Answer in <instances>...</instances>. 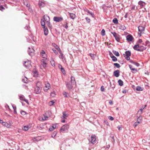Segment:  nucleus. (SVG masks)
Segmentation results:
<instances>
[{
  "label": "nucleus",
  "mask_w": 150,
  "mask_h": 150,
  "mask_svg": "<svg viewBox=\"0 0 150 150\" xmlns=\"http://www.w3.org/2000/svg\"><path fill=\"white\" fill-rule=\"evenodd\" d=\"M76 84V82L74 77L73 76H71V82H67L66 83V85L67 88L70 90H71L74 86Z\"/></svg>",
  "instance_id": "1"
},
{
  "label": "nucleus",
  "mask_w": 150,
  "mask_h": 150,
  "mask_svg": "<svg viewBox=\"0 0 150 150\" xmlns=\"http://www.w3.org/2000/svg\"><path fill=\"white\" fill-rule=\"evenodd\" d=\"M50 18L49 16L47 15L44 16L43 18L42 19L41 21V25L42 28L45 27V23L49 21Z\"/></svg>",
  "instance_id": "2"
},
{
  "label": "nucleus",
  "mask_w": 150,
  "mask_h": 150,
  "mask_svg": "<svg viewBox=\"0 0 150 150\" xmlns=\"http://www.w3.org/2000/svg\"><path fill=\"white\" fill-rule=\"evenodd\" d=\"M134 49L138 51L142 52L146 49V48L142 45H140L139 44H137L134 45L133 47Z\"/></svg>",
  "instance_id": "3"
},
{
  "label": "nucleus",
  "mask_w": 150,
  "mask_h": 150,
  "mask_svg": "<svg viewBox=\"0 0 150 150\" xmlns=\"http://www.w3.org/2000/svg\"><path fill=\"white\" fill-rule=\"evenodd\" d=\"M69 128V125L67 124H65L61 127L60 130V133H64L68 130Z\"/></svg>",
  "instance_id": "4"
},
{
  "label": "nucleus",
  "mask_w": 150,
  "mask_h": 150,
  "mask_svg": "<svg viewBox=\"0 0 150 150\" xmlns=\"http://www.w3.org/2000/svg\"><path fill=\"white\" fill-rule=\"evenodd\" d=\"M131 55L130 51H127L125 52V54H124V56L127 60H130V58L129 57Z\"/></svg>",
  "instance_id": "5"
},
{
  "label": "nucleus",
  "mask_w": 150,
  "mask_h": 150,
  "mask_svg": "<svg viewBox=\"0 0 150 150\" xmlns=\"http://www.w3.org/2000/svg\"><path fill=\"white\" fill-rule=\"evenodd\" d=\"M112 34L115 38L116 40L118 42H119L120 41V36L118 34H117L115 32H111Z\"/></svg>",
  "instance_id": "6"
},
{
  "label": "nucleus",
  "mask_w": 150,
  "mask_h": 150,
  "mask_svg": "<svg viewBox=\"0 0 150 150\" xmlns=\"http://www.w3.org/2000/svg\"><path fill=\"white\" fill-rule=\"evenodd\" d=\"M144 30V28L142 26H139L138 27V35L140 37L141 36V35L143 33Z\"/></svg>",
  "instance_id": "7"
},
{
  "label": "nucleus",
  "mask_w": 150,
  "mask_h": 150,
  "mask_svg": "<svg viewBox=\"0 0 150 150\" xmlns=\"http://www.w3.org/2000/svg\"><path fill=\"white\" fill-rule=\"evenodd\" d=\"M45 85L44 90L45 91L47 92L50 88V83L47 82L45 83Z\"/></svg>",
  "instance_id": "8"
},
{
  "label": "nucleus",
  "mask_w": 150,
  "mask_h": 150,
  "mask_svg": "<svg viewBox=\"0 0 150 150\" xmlns=\"http://www.w3.org/2000/svg\"><path fill=\"white\" fill-rule=\"evenodd\" d=\"M41 61L42 63L41 65V67H42L44 68H45L47 64V59H42L41 60Z\"/></svg>",
  "instance_id": "9"
},
{
  "label": "nucleus",
  "mask_w": 150,
  "mask_h": 150,
  "mask_svg": "<svg viewBox=\"0 0 150 150\" xmlns=\"http://www.w3.org/2000/svg\"><path fill=\"white\" fill-rule=\"evenodd\" d=\"M53 20L55 22H59L62 21L63 18L62 17L55 16L54 17Z\"/></svg>",
  "instance_id": "10"
},
{
  "label": "nucleus",
  "mask_w": 150,
  "mask_h": 150,
  "mask_svg": "<svg viewBox=\"0 0 150 150\" xmlns=\"http://www.w3.org/2000/svg\"><path fill=\"white\" fill-rule=\"evenodd\" d=\"M40 55L44 58V59H47V56L45 51L42 50L40 52Z\"/></svg>",
  "instance_id": "11"
},
{
  "label": "nucleus",
  "mask_w": 150,
  "mask_h": 150,
  "mask_svg": "<svg viewBox=\"0 0 150 150\" xmlns=\"http://www.w3.org/2000/svg\"><path fill=\"white\" fill-rule=\"evenodd\" d=\"M96 137L95 135H93L91 136V143L94 144L96 143Z\"/></svg>",
  "instance_id": "12"
},
{
  "label": "nucleus",
  "mask_w": 150,
  "mask_h": 150,
  "mask_svg": "<svg viewBox=\"0 0 150 150\" xmlns=\"http://www.w3.org/2000/svg\"><path fill=\"white\" fill-rule=\"evenodd\" d=\"M138 4L140 6V8H142L143 7L145 6L146 5V3L144 2L140 1H139Z\"/></svg>",
  "instance_id": "13"
},
{
  "label": "nucleus",
  "mask_w": 150,
  "mask_h": 150,
  "mask_svg": "<svg viewBox=\"0 0 150 150\" xmlns=\"http://www.w3.org/2000/svg\"><path fill=\"white\" fill-rule=\"evenodd\" d=\"M34 50L33 48H30V47L28 48V52L29 54L30 55H32L34 54Z\"/></svg>",
  "instance_id": "14"
},
{
  "label": "nucleus",
  "mask_w": 150,
  "mask_h": 150,
  "mask_svg": "<svg viewBox=\"0 0 150 150\" xmlns=\"http://www.w3.org/2000/svg\"><path fill=\"white\" fill-rule=\"evenodd\" d=\"M23 64L25 67H28L30 65V62L29 60H27L24 62Z\"/></svg>",
  "instance_id": "15"
},
{
  "label": "nucleus",
  "mask_w": 150,
  "mask_h": 150,
  "mask_svg": "<svg viewBox=\"0 0 150 150\" xmlns=\"http://www.w3.org/2000/svg\"><path fill=\"white\" fill-rule=\"evenodd\" d=\"M19 98L20 100L25 102L28 104V100L25 98L24 96L23 95L19 96Z\"/></svg>",
  "instance_id": "16"
},
{
  "label": "nucleus",
  "mask_w": 150,
  "mask_h": 150,
  "mask_svg": "<svg viewBox=\"0 0 150 150\" xmlns=\"http://www.w3.org/2000/svg\"><path fill=\"white\" fill-rule=\"evenodd\" d=\"M34 91L36 94L39 93L41 91L40 88L38 86H36L35 88Z\"/></svg>",
  "instance_id": "17"
},
{
  "label": "nucleus",
  "mask_w": 150,
  "mask_h": 150,
  "mask_svg": "<svg viewBox=\"0 0 150 150\" xmlns=\"http://www.w3.org/2000/svg\"><path fill=\"white\" fill-rule=\"evenodd\" d=\"M133 37L131 35H127L126 37V39L128 41H132L133 39Z\"/></svg>",
  "instance_id": "18"
},
{
  "label": "nucleus",
  "mask_w": 150,
  "mask_h": 150,
  "mask_svg": "<svg viewBox=\"0 0 150 150\" xmlns=\"http://www.w3.org/2000/svg\"><path fill=\"white\" fill-rule=\"evenodd\" d=\"M114 75L116 77H118L120 74V71L119 70H117L114 71L113 73Z\"/></svg>",
  "instance_id": "19"
},
{
  "label": "nucleus",
  "mask_w": 150,
  "mask_h": 150,
  "mask_svg": "<svg viewBox=\"0 0 150 150\" xmlns=\"http://www.w3.org/2000/svg\"><path fill=\"white\" fill-rule=\"evenodd\" d=\"M129 62L133 64L134 65H136L137 67H139L140 65V64L139 63L137 62H134L132 60H130Z\"/></svg>",
  "instance_id": "20"
},
{
  "label": "nucleus",
  "mask_w": 150,
  "mask_h": 150,
  "mask_svg": "<svg viewBox=\"0 0 150 150\" xmlns=\"http://www.w3.org/2000/svg\"><path fill=\"white\" fill-rule=\"evenodd\" d=\"M39 5L40 8L44 7L45 5V3L41 1H39Z\"/></svg>",
  "instance_id": "21"
},
{
  "label": "nucleus",
  "mask_w": 150,
  "mask_h": 150,
  "mask_svg": "<svg viewBox=\"0 0 150 150\" xmlns=\"http://www.w3.org/2000/svg\"><path fill=\"white\" fill-rule=\"evenodd\" d=\"M46 113H45L43 115V116L41 117L42 120H41L40 119V120L41 121H44L45 120H46L48 118V116H46Z\"/></svg>",
  "instance_id": "22"
},
{
  "label": "nucleus",
  "mask_w": 150,
  "mask_h": 150,
  "mask_svg": "<svg viewBox=\"0 0 150 150\" xmlns=\"http://www.w3.org/2000/svg\"><path fill=\"white\" fill-rule=\"evenodd\" d=\"M44 28V34L45 35H48V29L47 27H44L43 28Z\"/></svg>",
  "instance_id": "23"
},
{
  "label": "nucleus",
  "mask_w": 150,
  "mask_h": 150,
  "mask_svg": "<svg viewBox=\"0 0 150 150\" xmlns=\"http://www.w3.org/2000/svg\"><path fill=\"white\" fill-rule=\"evenodd\" d=\"M28 1L27 0H23V3L28 8L30 7V5L28 3Z\"/></svg>",
  "instance_id": "24"
},
{
  "label": "nucleus",
  "mask_w": 150,
  "mask_h": 150,
  "mask_svg": "<svg viewBox=\"0 0 150 150\" xmlns=\"http://www.w3.org/2000/svg\"><path fill=\"white\" fill-rule=\"evenodd\" d=\"M63 118L64 119H66L68 116V115L66 112H64L62 113Z\"/></svg>",
  "instance_id": "25"
},
{
  "label": "nucleus",
  "mask_w": 150,
  "mask_h": 150,
  "mask_svg": "<svg viewBox=\"0 0 150 150\" xmlns=\"http://www.w3.org/2000/svg\"><path fill=\"white\" fill-rule=\"evenodd\" d=\"M69 14L71 18L74 19L75 18L76 15L74 14L69 13Z\"/></svg>",
  "instance_id": "26"
},
{
  "label": "nucleus",
  "mask_w": 150,
  "mask_h": 150,
  "mask_svg": "<svg viewBox=\"0 0 150 150\" xmlns=\"http://www.w3.org/2000/svg\"><path fill=\"white\" fill-rule=\"evenodd\" d=\"M145 108V107H142L141 109H140L138 112L137 113V114H138V113H139L140 115H141L142 114V112L143 111V110Z\"/></svg>",
  "instance_id": "27"
},
{
  "label": "nucleus",
  "mask_w": 150,
  "mask_h": 150,
  "mask_svg": "<svg viewBox=\"0 0 150 150\" xmlns=\"http://www.w3.org/2000/svg\"><path fill=\"white\" fill-rule=\"evenodd\" d=\"M3 125L4 126L8 128L10 127L11 126V125L6 122H4Z\"/></svg>",
  "instance_id": "28"
},
{
  "label": "nucleus",
  "mask_w": 150,
  "mask_h": 150,
  "mask_svg": "<svg viewBox=\"0 0 150 150\" xmlns=\"http://www.w3.org/2000/svg\"><path fill=\"white\" fill-rule=\"evenodd\" d=\"M137 117V122H139V123H140L141 121V120L142 119V117L141 115H140L139 114V116Z\"/></svg>",
  "instance_id": "29"
},
{
  "label": "nucleus",
  "mask_w": 150,
  "mask_h": 150,
  "mask_svg": "<svg viewBox=\"0 0 150 150\" xmlns=\"http://www.w3.org/2000/svg\"><path fill=\"white\" fill-rule=\"evenodd\" d=\"M136 90L138 91H142L143 90V88L140 86H138L137 87Z\"/></svg>",
  "instance_id": "30"
},
{
  "label": "nucleus",
  "mask_w": 150,
  "mask_h": 150,
  "mask_svg": "<svg viewBox=\"0 0 150 150\" xmlns=\"http://www.w3.org/2000/svg\"><path fill=\"white\" fill-rule=\"evenodd\" d=\"M113 23L115 24H117L118 23V21L117 18H114L113 20Z\"/></svg>",
  "instance_id": "31"
},
{
  "label": "nucleus",
  "mask_w": 150,
  "mask_h": 150,
  "mask_svg": "<svg viewBox=\"0 0 150 150\" xmlns=\"http://www.w3.org/2000/svg\"><path fill=\"white\" fill-rule=\"evenodd\" d=\"M119 28L123 30H124L126 29V28L124 25H121L119 26Z\"/></svg>",
  "instance_id": "32"
},
{
  "label": "nucleus",
  "mask_w": 150,
  "mask_h": 150,
  "mask_svg": "<svg viewBox=\"0 0 150 150\" xmlns=\"http://www.w3.org/2000/svg\"><path fill=\"white\" fill-rule=\"evenodd\" d=\"M90 56L91 57V58L92 59H94L95 58V57H96V54H90Z\"/></svg>",
  "instance_id": "33"
},
{
  "label": "nucleus",
  "mask_w": 150,
  "mask_h": 150,
  "mask_svg": "<svg viewBox=\"0 0 150 150\" xmlns=\"http://www.w3.org/2000/svg\"><path fill=\"white\" fill-rule=\"evenodd\" d=\"M57 132L56 131H54L52 134V137L53 138H54L55 137L56 135L57 134Z\"/></svg>",
  "instance_id": "34"
},
{
  "label": "nucleus",
  "mask_w": 150,
  "mask_h": 150,
  "mask_svg": "<svg viewBox=\"0 0 150 150\" xmlns=\"http://www.w3.org/2000/svg\"><path fill=\"white\" fill-rule=\"evenodd\" d=\"M13 108L14 110V113L15 114H17V112H16V106H14L13 105H12Z\"/></svg>",
  "instance_id": "35"
},
{
  "label": "nucleus",
  "mask_w": 150,
  "mask_h": 150,
  "mask_svg": "<svg viewBox=\"0 0 150 150\" xmlns=\"http://www.w3.org/2000/svg\"><path fill=\"white\" fill-rule=\"evenodd\" d=\"M113 53L114 54L117 56H119L120 55V54L119 53L116 51H113Z\"/></svg>",
  "instance_id": "36"
},
{
  "label": "nucleus",
  "mask_w": 150,
  "mask_h": 150,
  "mask_svg": "<svg viewBox=\"0 0 150 150\" xmlns=\"http://www.w3.org/2000/svg\"><path fill=\"white\" fill-rule=\"evenodd\" d=\"M119 85L120 86H122L123 85V82L121 80H119L118 81Z\"/></svg>",
  "instance_id": "37"
},
{
  "label": "nucleus",
  "mask_w": 150,
  "mask_h": 150,
  "mask_svg": "<svg viewBox=\"0 0 150 150\" xmlns=\"http://www.w3.org/2000/svg\"><path fill=\"white\" fill-rule=\"evenodd\" d=\"M23 81L25 83H26L28 81V79L25 77L23 78L22 79Z\"/></svg>",
  "instance_id": "38"
},
{
  "label": "nucleus",
  "mask_w": 150,
  "mask_h": 150,
  "mask_svg": "<svg viewBox=\"0 0 150 150\" xmlns=\"http://www.w3.org/2000/svg\"><path fill=\"white\" fill-rule=\"evenodd\" d=\"M50 63H51V65L53 67H55V64L54 63V60L52 59L50 61Z\"/></svg>",
  "instance_id": "39"
},
{
  "label": "nucleus",
  "mask_w": 150,
  "mask_h": 150,
  "mask_svg": "<svg viewBox=\"0 0 150 150\" xmlns=\"http://www.w3.org/2000/svg\"><path fill=\"white\" fill-rule=\"evenodd\" d=\"M54 100H52L51 101L49 102L48 103V104L50 106H52V105L54 104Z\"/></svg>",
  "instance_id": "40"
},
{
  "label": "nucleus",
  "mask_w": 150,
  "mask_h": 150,
  "mask_svg": "<svg viewBox=\"0 0 150 150\" xmlns=\"http://www.w3.org/2000/svg\"><path fill=\"white\" fill-rule=\"evenodd\" d=\"M112 59V60L114 62H115L117 60V59L115 56H113L111 57Z\"/></svg>",
  "instance_id": "41"
},
{
  "label": "nucleus",
  "mask_w": 150,
  "mask_h": 150,
  "mask_svg": "<svg viewBox=\"0 0 150 150\" xmlns=\"http://www.w3.org/2000/svg\"><path fill=\"white\" fill-rule=\"evenodd\" d=\"M23 129L25 131H27L28 129V126H24V127L23 128Z\"/></svg>",
  "instance_id": "42"
},
{
  "label": "nucleus",
  "mask_w": 150,
  "mask_h": 150,
  "mask_svg": "<svg viewBox=\"0 0 150 150\" xmlns=\"http://www.w3.org/2000/svg\"><path fill=\"white\" fill-rule=\"evenodd\" d=\"M140 123H139V122H135L134 125L133 126L134 127H136L137 125H139Z\"/></svg>",
  "instance_id": "43"
},
{
  "label": "nucleus",
  "mask_w": 150,
  "mask_h": 150,
  "mask_svg": "<svg viewBox=\"0 0 150 150\" xmlns=\"http://www.w3.org/2000/svg\"><path fill=\"white\" fill-rule=\"evenodd\" d=\"M114 65L117 68H119L120 67V65L118 63H115L114 64Z\"/></svg>",
  "instance_id": "44"
},
{
  "label": "nucleus",
  "mask_w": 150,
  "mask_h": 150,
  "mask_svg": "<svg viewBox=\"0 0 150 150\" xmlns=\"http://www.w3.org/2000/svg\"><path fill=\"white\" fill-rule=\"evenodd\" d=\"M105 30L104 29H102L101 30V35L102 36H104L105 35Z\"/></svg>",
  "instance_id": "45"
},
{
  "label": "nucleus",
  "mask_w": 150,
  "mask_h": 150,
  "mask_svg": "<svg viewBox=\"0 0 150 150\" xmlns=\"http://www.w3.org/2000/svg\"><path fill=\"white\" fill-rule=\"evenodd\" d=\"M47 23L48 26L50 28H52V26L50 24V23L49 21H48V22H47Z\"/></svg>",
  "instance_id": "46"
},
{
  "label": "nucleus",
  "mask_w": 150,
  "mask_h": 150,
  "mask_svg": "<svg viewBox=\"0 0 150 150\" xmlns=\"http://www.w3.org/2000/svg\"><path fill=\"white\" fill-rule=\"evenodd\" d=\"M86 20L88 23H89L90 22V19L88 17H86L85 18Z\"/></svg>",
  "instance_id": "47"
},
{
  "label": "nucleus",
  "mask_w": 150,
  "mask_h": 150,
  "mask_svg": "<svg viewBox=\"0 0 150 150\" xmlns=\"http://www.w3.org/2000/svg\"><path fill=\"white\" fill-rule=\"evenodd\" d=\"M57 126V124H54L52 125V127H53L52 129H55L56 128Z\"/></svg>",
  "instance_id": "48"
},
{
  "label": "nucleus",
  "mask_w": 150,
  "mask_h": 150,
  "mask_svg": "<svg viewBox=\"0 0 150 150\" xmlns=\"http://www.w3.org/2000/svg\"><path fill=\"white\" fill-rule=\"evenodd\" d=\"M21 113L22 115H24L26 114V112L23 110L21 111Z\"/></svg>",
  "instance_id": "49"
},
{
  "label": "nucleus",
  "mask_w": 150,
  "mask_h": 150,
  "mask_svg": "<svg viewBox=\"0 0 150 150\" xmlns=\"http://www.w3.org/2000/svg\"><path fill=\"white\" fill-rule=\"evenodd\" d=\"M108 118L110 120H114V118L111 116H109Z\"/></svg>",
  "instance_id": "50"
},
{
  "label": "nucleus",
  "mask_w": 150,
  "mask_h": 150,
  "mask_svg": "<svg viewBox=\"0 0 150 150\" xmlns=\"http://www.w3.org/2000/svg\"><path fill=\"white\" fill-rule=\"evenodd\" d=\"M53 45L56 49L58 50L59 49V47L55 44H54Z\"/></svg>",
  "instance_id": "51"
},
{
  "label": "nucleus",
  "mask_w": 150,
  "mask_h": 150,
  "mask_svg": "<svg viewBox=\"0 0 150 150\" xmlns=\"http://www.w3.org/2000/svg\"><path fill=\"white\" fill-rule=\"evenodd\" d=\"M59 58L63 59L64 57L63 54H60V55H59Z\"/></svg>",
  "instance_id": "52"
},
{
  "label": "nucleus",
  "mask_w": 150,
  "mask_h": 150,
  "mask_svg": "<svg viewBox=\"0 0 150 150\" xmlns=\"http://www.w3.org/2000/svg\"><path fill=\"white\" fill-rule=\"evenodd\" d=\"M61 71L64 74L65 73V70L63 68H61Z\"/></svg>",
  "instance_id": "53"
},
{
  "label": "nucleus",
  "mask_w": 150,
  "mask_h": 150,
  "mask_svg": "<svg viewBox=\"0 0 150 150\" xmlns=\"http://www.w3.org/2000/svg\"><path fill=\"white\" fill-rule=\"evenodd\" d=\"M4 9V8L2 6H0V10L2 11Z\"/></svg>",
  "instance_id": "54"
},
{
  "label": "nucleus",
  "mask_w": 150,
  "mask_h": 150,
  "mask_svg": "<svg viewBox=\"0 0 150 150\" xmlns=\"http://www.w3.org/2000/svg\"><path fill=\"white\" fill-rule=\"evenodd\" d=\"M142 42V40L141 39H139L138 41V43H141Z\"/></svg>",
  "instance_id": "55"
},
{
  "label": "nucleus",
  "mask_w": 150,
  "mask_h": 150,
  "mask_svg": "<svg viewBox=\"0 0 150 150\" xmlns=\"http://www.w3.org/2000/svg\"><path fill=\"white\" fill-rule=\"evenodd\" d=\"M52 50L54 52V53L56 54H58V52L57 51L55 50H54V49H52Z\"/></svg>",
  "instance_id": "56"
},
{
  "label": "nucleus",
  "mask_w": 150,
  "mask_h": 150,
  "mask_svg": "<svg viewBox=\"0 0 150 150\" xmlns=\"http://www.w3.org/2000/svg\"><path fill=\"white\" fill-rule=\"evenodd\" d=\"M131 70L132 71H134V72H137V69L135 68H133Z\"/></svg>",
  "instance_id": "57"
},
{
  "label": "nucleus",
  "mask_w": 150,
  "mask_h": 150,
  "mask_svg": "<svg viewBox=\"0 0 150 150\" xmlns=\"http://www.w3.org/2000/svg\"><path fill=\"white\" fill-rule=\"evenodd\" d=\"M135 5H133L132 7L131 8H130L131 10H135Z\"/></svg>",
  "instance_id": "58"
},
{
  "label": "nucleus",
  "mask_w": 150,
  "mask_h": 150,
  "mask_svg": "<svg viewBox=\"0 0 150 150\" xmlns=\"http://www.w3.org/2000/svg\"><path fill=\"white\" fill-rule=\"evenodd\" d=\"M50 95L51 96H52V97H54L55 96V94L54 93H51V94H50Z\"/></svg>",
  "instance_id": "59"
},
{
  "label": "nucleus",
  "mask_w": 150,
  "mask_h": 150,
  "mask_svg": "<svg viewBox=\"0 0 150 150\" xmlns=\"http://www.w3.org/2000/svg\"><path fill=\"white\" fill-rule=\"evenodd\" d=\"M101 90L102 91H104V88L103 86H102L101 87Z\"/></svg>",
  "instance_id": "60"
},
{
  "label": "nucleus",
  "mask_w": 150,
  "mask_h": 150,
  "mask_svg": "<svg viewBox=\"0 0 150 150\" xmlns=\"http://www.w3.org/2000/svg\"><path fill=\"white\" fill-rule=\"evenodd\" d=\"M67 92H64L63 95L65 97H67Z\"/></svg>",
  "instance_id": "61"
},
{
  "label": "nucleus",
  "mask_w": 150,
  "mask_h": 150,
  "mask_svg": "<svg viewBox=\"0 0 150 150\" xmlns=\"http://www.w3.org/2000/svg\"><path fill=\"white\" fill-rule=\"evenodd\" d=\"M109 103L110 105H112L113 103L112 101L111 100H110L109 101Z\"/></svg>",
  "instance_id": "62"
},
{
  "label": "nucleus",
  "mask_w": 150,
  "mask_h": 150,
  "mask_svg": "<svg viewBox=\"0 0 150 150\" xmlns=\"http://www.w3.org/2000/svg\"><path fill=\"white\" fill-rule=\"evenodd\" d=\"M117 128H118V129L119 130H121L122 129V127H120V126H118Z\"/></svg>",
  "instance_id": "63"
},
{
  "label": "nucleus",
  "mask_w": 150,
  "mask_h": 150,
  "mask_svg": "<svg viewBox=\"0 0 150 150\" xmlns=\"http://www.w3.org/2000/svg\"><path fill=\"white\" fill-rule=\"evenodd\" d=\"M129 67L130 69L131 70L133 68H132V66L131 65H129Z\"/></svg>",
  "instance_id": "64"
}]
</instances>
